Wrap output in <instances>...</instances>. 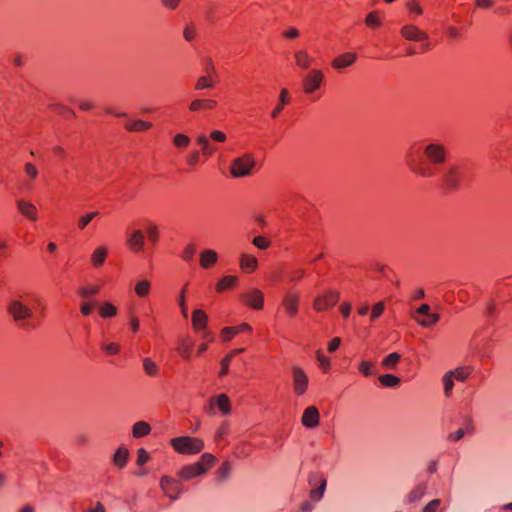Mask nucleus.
<instances>
[{"label":"nucleus","mask_w":512,"mask_h":512,"mask_svg":"<svg viewBox=\"0 0 512 512\" xmlns=\"http://www.w3.org/2000/svg\"><path fill=\"white\" fill-rule=\"evenodd\" d=\"M218 260V254L212 249H205L200 254L199 263L203 269L213 267Z\"/></svg>","instance_id":"4be33fe9"},{"label":"nucleus","mask_w":512,"mask_h":512,"mask_svg":"<svg viewBox=\"0 0 512 512\" xmlns=\"http://www.w3.org/2000/svg\"><path fill=\"white\" fill-rule=\"evenodd\" d=\"M440 505V500L434 499L430 501L423 509V512H436Z\"/></svg>","instance_id":"69168bd1"},{"label":"nucleus","mask_w":512,"mask_h":512,"mask_svg":"<svg viewBox=\"0 0 512 512\" xmlns=\"http://www.w3.org/2000/svg\"><path fill=\"white\" fill-rule=\"evenodd\" d=\"M150 460V455L149 453L144 449V448H139L137 450V460H136V464L138 466H142L144 465L145 463H147L148 461Z\"/></svg>","instance_id":"6e6d98bb"},{"label":"nucleus","mask_w":512,"mask_h":512,"mask_svg":"<svg viewBox=\"0 0 512 512\" xmlns=\"http://www.w3.org/2000/svg\"><path fill=\"white\" fill-rule=\"evenodd\" d=\"M359 371L366 377L371 376L374 374L373 364L368 361H361L359 364Z\"/></svg>","instance_id":"13d9d810"},{"label":"nucleus","mask_w":512,"mask_h":512,"mask_svg":"<svg viewBox=\"0 0 512 512\" xmlns=\"http://www.w3.org/2000/svg\"><path fill=\"white\" fill-rule=\"evenodd\" d=\"M103 349L109 355H117L120 352V345L116 342L103 345Z\"/></svg>","instance_id":"052dcab7"},{"label":"nucleus","mask_w":512,"mask_h":512,"mask_svg":"<svg viewBox=\"0 0 512 512\" xmlns=\"http://www.w3.org/2000/svg\"><path fill=\"white\" fill-rule=\"evenodd\" d=\"M143 369L149 376H155L159 371L157 364L150 358L143 359Z\"/></svg>","instance_id":"c03bdc74"},{"label":"nucleus","mask_w":512,"mask_h":512,"mask_svg":"<svg viewBox=\"0 0 512 512\" xmlns=\"http://www.w3.org/2000/svg\"><path fill=\"white\" fill-rule=\"evenodd\" d=\"M324 76L322 71L312 69L303 79V90L305 94H313L319 89L323 82Z\"/></svg>","instance_id":"ddd939ff"},{"label":"nucleus","mask_w":512,"mask_h":512,"mask_svg":"<svg viewBox=\"0 0 512 512\" xmlns=\"http://www.w3.org/2000/svg\"><path fill=\"white\" fill-rule=\"evenodd\" d=\"M126 246L132 253H140L145 246V232L142 229H136L127 233Z\"/></svg>","instance_id":"f8f14e48"},{"label":"nucleus","mask_w":512,"mask_h":512,"mask_svg":"<svg viewBox=\"0 0 512 512\" xmlns=\"http://www.w3.org/2000/svg\"><path fill=\"white\" fill-rule=\"evenodd\" d=\"M443 386L445 395L449 396L454 387V378L449 374V372L445 373L443 376Z\"/></svg>","instance_id":"09e8293b"},{"label":"nucleus","mask_w":512,"mask_h":512,"mask_svg":"<svg viewBox=\"0 0 512 512\" xmlns=\"http://www.w3.org/2000/svg\"><path fill=\"white\" fill-rule=\"evenodd\" d=\"M197 144L201 146L202 153L206 156H210L215 152V147L209 143L205 135L198 136Z\"/></svg>","instance_id":"c9c22d12"},{"label":"nucleus","mask_w":512,"mask_h":512,"mask_svg":"<svg viewBox=\"0 0 512 512\" xmlns=\"http://www.w3.org/2000/svg\"><path fill=\"white\" fill-rule=\"evenodd\" d=\"M242 300L251 308L261 310L264 306V294L261 290L253 288L242 294Z\"/></svg>","instance_id":"2eb2a0df"},{"label":"nucleus","mask_w":512,"mask_h":512,"mask_svg":"<svg viewBox=\"0 0 512 512\" xmlns=\"http://www.w3.org/2000/svg\"><path fill=\"white\" fill-rule=\"evenodd\" d=\"M24 170H25L26 175L31 180H35L38 177V169L33 163H31V162L26 163Z\"/></svg>","instance_id":"4d7b16f0"},{"label":"nucleus","mask_w":512,"mask_h":512,"mask_svg":"<svg viewBox=\"0 0 512 512\" xmlns=\"http://www.w3.org/2000/svg\"><path fill=\"white\" fill-rule=\"evenodd\" d=\"M193 343L189 339H182L177 347V351L179 354L187 359L190 357L192 351Z\"/></svg>","instance_id":"e433bc0d"},{"label":"nucleus","mask_w":512,"mask_h":512,"mask_svg":"<svg viewBox=\"0 0 512 512\" xmlns=\"http://www.w3.org/2000/svg\"><path fill=\"white\" fill-rule=\"evenodd\" d=\"M170 445L179 454L194 455L200 453L204 448L202 439L190 436H179L170 440Z\"/></svg>","instance_id":"39448f33"},{"label":"nucleus","mask_w":512,"mask_h":512,"mask_svg":"<svg viewBox=\"0 0 512 512\" xmlns=\"http://www.w3.org/2000/svg\"><path fill=\"white\" fill-rule=\"evenodd\" d=\"M232 362V359H231V355H226L220 362V371H219V376L220 377H224L228 374L229 372V367H230V364Z\"/></svg>","instance_id":"5fc2aeb1"},{"label":"nucleus","mask_w":512,"mask_h":512,"mask_svg":"<svg viewBox=\"0 0 512 512\" xmlns=\"http://www.w3.org/2000/svg\"><path fill=\"white\" fill-rule=\"evenodd\" d=\"M300 294L295 291L287 292L282 299L281 306L289 318H295L299 312Z\"/></svg>","instance_id":"9d476101"},{"label":"nucleus","mask_w":512,"mask_h":512,"mask_svg":"<svg viewBox=\"0 0 512 512\" xmlns=\"http://www.w3.org/2000/svg\"><path fill=\"white\" fill-rule=\"evenodd\" d=\"M293 391L295 395L302 396L306 393L309 378L305 371L299 366L292 367Z\"/></svg>","instance_id":"9b49d317"},{"label":"nucleus","mask_w":512,"mask_h":512,"mask_svg":"<svg viewBox=\"0 0 512 512\" xmlns=\"http://www.w3.org/2000/svg\"><path fill=\"white\" fill-rule=\"evenodd\" d=\"M98 215L99 212L94 211L82 216L78 221V228L83 230Z\"/></svg>","instance_id":"3c124183"},{"label":"nucleus","mask_w":512,"mask_h":512,"mask_svg":"<svg viewBox=\"0 0 512 512\" xmlns=\"http://www.w3.org/2000/svg\"><path fill=\"white\" fill-rule=\"evenodd\" d=\"M152 127V123L144 120H133L125 124V128L131 132L146 131Z\"/></svg>","instance_id":"7c9ffc66"},{"label":"nucleus","mask_w":512,"mask_h":512,"mask_svg":"<svg viewBox=\"0 0 512 512\" xmlns=\"http://www.w3.org/2000/svg\"><path fill=\"white\" fill-rule=\"evenodd\" d=\"M94 308V303L85 302L81 305L80 311L83 316H89Z\"/></svg>","instance_id":"774afa93"},{"label":"nucleus","mask_w":512,"mask_h":512,"mask_svg":"<svg viewBox=\"0 0 512 512\" xmlns=\"http://www.w3.org/2000/svg\"><path fill=\"white\" fill-rule=\"evenodd\" d=\"M230 469L231 467L228 462L222 463V465L218 469V477L220 479H225L228 476Z\"/></svg>","instance_id":"680f3d73"},{"label":"nucleus","mask_w":512,"mask_h":512,"mask_svg":"<svg viewBox=\"0 0 512 512\" xmlns=\"http://www.w3.org/2000/svg\"><path fill=\"white\" fill-rule=\"evenodd\" d=\"M214 86V82L212 80V77L210 75L208 76H201L198 78L195 89L196 90H203L207 88H212Z\"/></svg>","instance_id":"a18cd8bd"},{"label":"nucleus","mask_w":512,"mask_h":512,"mask_svg":"<svg viewBox=\"0 0 512 512\" xmlns=\"http://www.w3.org/2000/svg\"><path fill=\"white\" fill-rule=\"evenodd\" d=\"M238 284V277L235 275H227L222 277L216 284V291L223 292L234 288Z\"/></svg>","instance_id":"393cba45"},{"label":"nucleus","mask_w":512,"mask_h":512,"mask_svg":"<svg viewBox=\"0 0 512 512\" xmlns=\"http://www.w3.org/2000/svg\"><path fill=\"white\" fill-rule=\"evenodd\" d=\"M35 306V299L21 295L8 302L7 313L19 328L25 332H31L39 326L34 312Z\"/></svg>","instance_id":"f03ea898"},{"label":"nucleus","mask_w":512,"mask_h":512,"mask_svg":"<svg viewBox=\"0 0 512 512\" xmlns=\"http://www.w3.org/2000/svg\"><path fill=\"white\" fill-rule=\"evenodd\" d=\"M253 245L256 246L258 249L265 250L270 247L271 241L266 238L265 236H256L253 238L252 241Z\"/></svg>","instance_id":"8fccbe9b"},{"label":"nucleus","mask_w":512,"mask_h":512,"mask_svg":"<svg viewBox=\"0 0 512 512\" xmlns=\"http://www.w3.org/2000/svg\"><path fill=\"white\" fill-rule=\"evenodd\" d=\"M18 211L31 221H36L38 218V211L36 206L28 201L20 199L17 201Z\"/></svg>","instance_id":"6ab92c4d"},{"label":"nucleus","mask_w":512,"mask_h":512,"mask_svg":"<svg viewBox=\"0 0 512 512\" xmlns=\"http://www.w3.org/2000/svg\"><path fill=\"white\" fill-rule=\"evenodd\" d=\"M448 158L447 148L440 142L413 144L405 155V163L415 175L424 178L440 174Z\"/></svg>","instance_id":"f257e3e1"},{"label":"nucleus","mask_w":512,"mask_h":512,"mask_svg":"<svg viewBox=\"0 0 512 512\" xmlns=\"http://www.w3.org/2000/svg\"><path fill=\"white\" fill-rule=\"evenodd\" d=\"M192 327L196 332L206 330L208 324V315L202 309H196L192 313Z\"/></svg>","instance_id":"a211bd4d"},{"label":"nucleus","mask_w":512,"mask_h":512,"mask_svg":"<svg viewBox=\"0 0 512 512\" xmlns=\"http://www.w3.org/2000/svg\"><path fill=\"white\" fill-rule=\"evenodd\" d=\"M448 372L457 381L464 382L473 372V368L471 366H461Z\"/></svg>","instance_id":"c756f323"},{"label":"nucleus","mask_w":512,"mask_h":512,"mask_svg":"<svg viewBox=\"0 0 512 512\" xmlns=\"http://www.w3.org/2000/svg\"><path fill=\"white\" fill-rule=\"evenodd\" d=\"M216 405L224 415L229 414L231 411L230 400L226 394H221L216 398Z\"/></svg>","instance_id":"f704fd0d"},{"label":"nucleus","mask_w":512,"mask_h":512,"mask_svg":"<svg viewBox=\"0 0 512 512\" xmlns=\"http://www.w3.org/2000/svg\"><path fill=\"white\" fill-rule=\"evenodd\" d=\"M240 267L243 271L251 273L258 267V260L253 255L243 254L240 258Z\"/></svg>","instance_id":"b1692460"},{"label":"nucleus","mask_w":512,"mask_h":512,"mask_svg":"<svg viewBox=\"0 0 512 512\" xmlns=\"http://www.w3.org/2000/svg\"><path fill=\"white\" fill-rule=\"evenodd\" d=\"M160 486L164 493L172 500H176L179 497L182 489L180 481L170 476H163L160 480Z\"/></svg>","instance_id":"4468645a"},{"label":"nucleus","mask_w":512,"mask_h":512,"mask_svg":"<svg viewBox=\"0 0 512 512\" xmlns=\"http://www.w3.org/2000/svg\"><path fill=\"white\" fill-rule=\"evenodd\" d=\"M215 461L216 458L214 455L211 453H204L199 461L182 467L178 475L184 481L201 476L213 466Z\"/></svg>","instance_id":"20e7f679"},{"label":"nucleus","mask_w":512,"mask_h":512,"mask_svg":"<svg viewBox=\"0 0 512 512\" xmlns=\"http://www.w3.org/2000/svg\"><path fill=\"white\" fill-rule=\"evenodd\" d=\"M151 432V426L145 421H138L132 427V436L134 438H141L149 435Z\"/></svg>","instance_id":"c85d7f7f"},{"label":"nucleus","mask_w":512,"mask_h":512,"mask_svg":"<svg viewBox=\"0 0 512 512\" xmlns=\"http://www.w3.org/2000/svg\"><path fill=\"white\" fill-rule=\"evenodd\" d=\"M129 451L126 447H119L113 455V463L118 468L122 469L127 465Z\"/></svg>","instance_id":"cd10ccee"},{"label":"nucleus","mask_w":512,"mask_h":512,"mask_svg":"<svg viewBox=\"0 0 512 512\" xmlns=\"http://www.w3.org/2000/svg\"><path fill=\"white\" fill-rule=\"evenodd\" d=\"M438 176H440L442 189L446 193H453L466 182V167L462 164H450L442 167Z\"/></svg>","instance_id":"7ed1b4c3"},{"label":"nucleus","mask_w":512,"mask_h":512,"mask_svg":"<svg viewBox=\"0 0 512 512\" xmlns=\"http://www.w3.org/2000/svg\"><path fill=\"white\" fill-rule=\"evenodd\" d=\"M413 318L421 327L430 328L440 320V315L432 313L430 305L424 303L417 308Z\"/></svg>","instance_id":"6e6552de"},{"label":"nucleus","mask_w":512,"mask_h":512,"mask_svg":"<svg viewBox=\"0 0 512 512\" xmlns=\"http://www.w3.org/2000/svg\"><path fill=\"white\" fill-rule=\"evenodd\" d=\"M406 7L409 10V12L415 13L416 15H421L423 13V9L417 0H410L407 3Z\"/></svg>","instance_id":"bf43d9fd"},{"label":"nucleus","mask_w":512,"mask_h":512,"mask_svg":"<svg viewBox=\"0 0 512 512\" xmlns=\"http://www.w3.org/2000/svg\"><path fill=\"white\" fill-rule=\"evenodd\" d=\"M100 292L99 285L83 286L78 290V294L83 299H89L96 296Z\"/></svg>","instance_id":"72a5a7b5"},{"label":"nucleus","mask_w":512,"mask_h":512,"mask_svg":"<svg viewBox=\"0 0 512 512\" xmlns=\"http://www.w3.org/2000/svg\"><path fill=\"white\" fill-rule=\"evenodd\" d=\"M400 359L401 355L399 353L392 352L382 360V366L386 369H393Z\"/></svg>","instance_id":"ea45409f"},{"label":"nucleus","mask_w":512,"mask_h":512,"mask_svg":"<svg viewBox=\"0 0 512 512\" xmlns=\"http://www.w3.org/2000/svg\"><path fill=\"white\" fill-rule=\"evenodd\" d=\"M384 310H385L384 302H382V301L377 302L375 305H373V307L371 309L370 320L372 322L377 320L383 314Z\"/></svg>","instance_id":"de8ad7c7"},{"label":"nucleus","mask_w":512,"mask_h":512,"mask_svg":"<svg viewBox=\"0 0 512 512\" xmlns=\"http://www.w3.org/2000/svg\"><path fill=\"white\" fill-rule=\"evenodd\" d=\"M143 231L145 232V238L147 237L148 244L151 247H155L160 239V231L158 225L152 221H148L145 226V230Z\"/></svg>","instance_id":"412c9836"},{"label":"nucleus","mask_w":512,"mask_h":512,"mask_svg":"<svg viewBox=\"0 0 512 512\" xmlns=\"http://www.w3.org/2000/svg\"><path fill=\"white\" fill-rule=\"evenodd\" d=\"M217 106V102L212 99H196L189 105L191 112H197L202 110H213Z\"/></svg>","instance_id":"5701e85b"},{"label":"nucleus","mask_w":512,"mask_h":512,"mask_svg":"<svg viewBox=\"0 0 512 512\" xmlns=\"http://www.w3.org/2000/svg\"><path fill=\"white\" fill-rule=\"evenodd\" d=\"M252 327L248 323H242L237 326H227L224 327L221 332V338L224 342L230 341L232 338H234L236 335L241 333H251Z\"/></svg>","instance_id":"dca6fc26"},{"label":"nucleus","mask_w":512,"mask_h":512,"mask_svg":"<svg viewBox=\"0 0 512 512\" xmlns=\"http://www.w3.org/2000/svg\"><path fill=\"white\" fill-rule=\"evenodd\" d=\"M256 163L252 154H245L241 157L236 158L230 168V172L233 177L240 178L251 174L252 169Z\"/></svg>","instance_id":"0eeeda50"},{"label":"nucleus","mask_w":512,"mask_h":512,"mask_svg":"<svg viewBox=\"0 0 512 512\" xmlns=\"http://www.w3.org/2000/svg\"><path fill=\"white\" fill-rule=\"evenodd\" d=\"M151 289V283L148 280H141L135 285V293L139 297H146L149 295Z\"/></svg>","instance_id":"a19ab883"},{"label":"nucleus","mask_w":512,"mask_h":512,"mask_svg":"<svg viewBox=\"0 0 512 512\" xmlns=\"http://www.w3.org/2000/svg\"><path fill=\"white\" fill-rule=\"evenodd\" d=\"M356 59L357 55L355 53L346 52L334 58L331 64L334 69H343L354 64Z\"/></svg>","instance_id":"aec40b11"},{"label":"nucleus","mask_w":512,"mask_h":512,"mask_svg":"<svg viewBox=\"0 0 512 512\" xmlns=\"http://www.w3.org/2000/svg\"><path fill=\"white\" fill-rule=\"evenodd\" d=\"M473 432V427L471 424H468L465 428H459L457 431L450 433L447 437L449 441H459L464 437L465 434H469Z\"/></svg>","instance_id":"37998d69"},{"label":"nucleus","mask_w":512,"mask_h":512,"mask_svg":"<svg viewBox=\"0 0 512 512\" xmlns=\"http://www.w3.org/2000/svg\"><path fill=\"white\" fill-rule=\"evenodd\" d=\"M340 294L336 290H328L326 293L318 295L313 301V309L316 312H324L336 305Z\"/></svg>","instance_id":"1a4fd4ad"},{"label":"nucleus","mask_w":512,"mask_h":512,"mask_svg":"<svg viewBox=\"0 0 512 512\" xmlns=\"http://www.w3.org/2000/svg\"><path fill=\"white\" fill-rule=\"evenodd\" d=\"M189 142V137L182 133L176 134L173 140L174 145L179 148L187 147Z\"/></svg>","instance_id":"864d4df0"},{"label":"nucleus","mask_w":512,"mask_h":512,"mask_svg":"<svg viewBox=\"0 0 512 512\" xmlns=\"http://www.w3.org/2000/svg\"><path fill=\"white\" fill-rule=\"evenodd\" d=\"M319 480L320 485L317 488H314L310 491V498L314 501H319L323 497L326 488V479L320 477Z\"/></svg>","instance_id":"79ce46f5"},{"label":"nucleus","mask_w":512,"mask_h":512,"mask_svg":"<svg viewBox=\"0 0 512 512\" xmlns=\"http://www.w3.org/2000/svg\"><path fill=\"white\" fill-rule=\"evenodd\" d=\"M320 415L315 406L307 407L301 417V423L304 427L312 429L319 425Z\"/></svg>","instance_id":"f3484780"},{"label":"nucleus","mask_w":512,"mask_h":512,"mask_svg":"<svg viewBox=\"0 0 512 512\" xmlns=\"http://www.w3.org/2000/svg\"><path fill=\"white\" fill-rule=\"evenodd\" d=\"M379 382L384 387H395L400 383V379L393 374H383L378 378Z\"/></svg>","instance_id":"58836bf2"},{"label":"nucleus","mask_w":512,"mask_h":512,"mask_svg":"<svg viewBox=\"0 0 512 512\" xmlns=\"http://www.w3.org/2000/svg\"><path fill=\"white\" fill-rule=\"evenodd\" d=\"M426 492V486L424 484H418L415 486L407 496L409 503H414L419 501Z\"/></svg>","instance_id":"2f4dec72"},{"label":"nucleus","mask_w":512,"mask_h":512,"mask_svg":"<svg viewBox=\"0 0 512 512\" xmlns=\"http://www.w3.org/2000/svg\"><path fill=\"white\" fill-rule=\"evenodd\" d=\"M195 252H196L195 244L189 243L188 245H186V247L184 248V250L182 252V259L185 262H191L194 258Z\"/></svg>","instance_id":"49530a36"},{"label":"nucleus","mask_w":512,"mask_h":512,"mask_svg":"<svg viewBox=\"0 0 512 512\" xmlns=\"http://www.w3.org/2000/svg\"><path fill=\"white\" fill-rule=\"evenodd\" d=\"M401 35L409 41L415 42H423L421 45V52H426L431 49V44L429 42V36L426 32L420 30L413 24L404 25L401 28Z\"/></svg>","instance_id":"423d86ee"},{"label":"nucleus","mask_w":512,"mask_h":512,"mask_svg":"<svg viewBox=\"0 0 512 512\" xmlns=\"http://www.w3.org/2000/svg\"><path fill=\"white\" fill-rule=\"evenodd\" d=\"M365 24L372 29L380 27L382 22L379 16V12L372 11L368 13L365 17Z\"/></svg>","instance_id":"4c0bfd02"},{"label":"nucleus","mask_w":512,"mask_h":512,"mask_svg":"<svg viewBox=\"0 0 512 512\" xmlns=\"http://www.w3.org/2000/svg\"><path fill=\"white\" fill-rule=\"evenodd\" d=\"M294 57L296 65L301 69H308L314 61V58L309 56L306 50L297 51Z\"/></svg>","instance_id":"bb28decb"},{"label":"nucleus","mask_w":512,"mask_h":512,"mask_svg":"<svg viewBox=\"0 0 512 512\" xmlns=\"http://www.w3.org/2000/svg\"><path fill=\"white\" fill-rule=\"evenodd\" d=\"M183 36H184L186 41L190 42V41L194 40L195 36H196L195 28L192 27V26L185 27L184 32H183Z\"/></svg>","instance_id":"0e129e2a"},{"label":"nucleus","mask_w":512,"mask_h":512,"mask_svg":"<svg viewBox=\"0 0 512 512\" xmlns=\"http://www.w3.org/2000/svg\"><path fill=\"white\" fill-rule=\"evenodd\" d=\"M316 358L319 364V367L323 372H328L331 366L330 360L328 357L323 355L320 351L317 352Z\"/></svg>","instance_id":"603ef678"},{"label":"nucleus","mask_w":512,"mask_h":512,"mask_svg":"<svg viewBox=\"0 0 512 512\" xmlns=\"http://www.w3.org/2000/svg\"><path fill=\"white\" fill-rule=\"evenodd\" d=\"M99 315L106 319L117 315V308L110 302H104L99 308Z\"/></svg>","instance_id":"473e14b6"},{"label":"nucleus","mask_w":512,"mask_h":512,"mask_svg":"<svg viewBox=\"0 0 512 512\" xmlns=\"http://www.w3.org/2000/svg\"><path fill=\"white\" fill-rule=\"evenodd\" d=\"M340 344L341 339L339 337H334L329 341L327 349L329 352H334L339 348Z\"/></svg>","instance_id":"338daca9"},{"label":"nucleus","mask_w":512,"mask_h":512,"mask_svg":"<svg viewBox=\"0 0 512 512\" xmlns=\"http://www.w3.org/2000/svg\"><path fill=\"white\" fill-rule=\"evenodd\" d=\"M210 138L216 142H225L226 141V134L220 130H213L210 133Z\"/></svg>","instance_id":"e2e57ef3"},{"label":"nucleus","mask_w":512,"mask_h":512,"mask_svg":"<svg viewBox=\"0 0 512 512\" xmlns=\"http://www.w3.org/2000/svg\"><path fill=\"white\" fill-rule=\"evenodd\" d=\"M108 250L104 246L96 248L91 255V264L95 267H101L107 258Z\"/></svg>","instance_id":"a878e982"}]
</instances>
